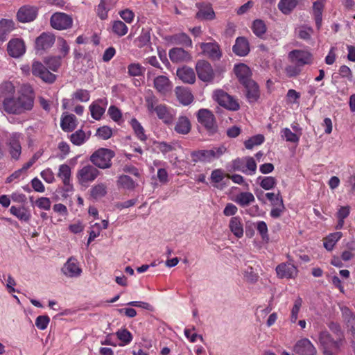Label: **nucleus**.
<instances>
[{
  "label": "nucleus",
  "instance_id": "e2e57ef3",
  "mask_svg": "<svg viewBox=\"0 0 355 355\" xmlns=\"http://www.w3.org/2000/svg\"><path fill=\"white\" fill-rule=\"evenodd\" d=\"M101 225L98 223H94L90 227V231L89 232V239L87 241V245H89L92 241H93L96 237L100 235L101 232Z\"/></svg>",
  "mask_w": 355,
  "mask_h": 355
},
{
  "label": "nucleus",
  "instance_id": "6ab92c4d",
  "mask_svg": "<svg viewBox=\"0 0 355 355\" xmlns=\"http://www.w3.org/2000/svg\"><path fill=\"white\" fill-rule=\"evenodd\" d=\"M19 135L14 134L11 136L8 143V152L12 159L18 160L21 153V146L19 140Z\"/></svg>",
  "mask_w": 355,
  "mask_h": 355
},
{
  "label": "nucleus",
  "instance_id": "cd10ccee",
  "mask_svg": "<svg viewBox=\"0 0 355 355\" xmlns=\"http://www.w3.org/2000/svg\"><path fill=\"white\" fill-rule=\"evenodd\" d=\"M175 92L179 102L184 105H188L193 100V96L191 92L187 88L177 87Z\"/></svg>",
  "mask_w": 355,
  "mask_h": 355
},
{
  "label": "nucleus",
  "instance_id": "052dcab7",
  "mask_svg": "<svg viewBox=\"0 0 355 355\" xmlns=\"http://www.w3.org/2000/svg\"><path fill=\"white\" fill-rule=\"evenodd\" d=\"M264 141V137L262 135H255L245 141V146L247 149H252L254 146L261 144Z\"/></svg>",
  "mask_w": 355,
  "mask_h": 355
},
{
  "label": "nucleus",
  "instance_id": "39448f33",
  "mask_svg": "<svg viewBox=\"0 0 355 355\" xmlns=\"http://www.w3.org/2000/svg\"><path fill=\"white\" fill-rule=\"evenodd\" d=\"M232 169L252 175L256 173L257 164L252 157L237 158L232 162Z\"/></svg>",
  "mask_w": 355,
  "mask_h": 355
},
{
  "label": "nucleus",
  "instance_id": "2eb2a0df",
  "mask_svg": "<svg viewBox=\"0 0 355 355\" xmlns=\"http://www.w3.org/2000/svg\"><path fill=\"white\" fill-rule=\"evenodd\" d=\"M275 270L277 277L281 279H294L298 272L297 267L291 263H282Z\"/></svg>",
  "mask_w": 355,
  "mask_h": 355
},
{
  "label": "nucleus",
  "instance_id": "412c9836",
  "mask_svg": "<svg viewBox=\"0 0 355 355\" xmlns=\"http://www.w3.org/2000/svg\"><path fill=\"white\" fill-rule=\"evenodd\" d=\"M15 89L13 84L10 82H6L0 85V104L3 105L6 101H10L14 97Z\"/></svg>",
  "mask_w": 355,
  "mask_h": 355
},
{
  "label": "nucleus",
  "instance_id": "ea45409f",
  "mask_svg": "<svg viewBox=\"0 0 355 355\" xmlns=\"http://www.w3.org/2000/svg\"><path fill=\"white\" fill-rule=\"evenodd\" d=\"M71 168L67 164L59 166L58 177L60 178L64 185H68L71 180Z\"/></svg>",
  "mask_w": 355,
  "mask_h": 355
},
{
  "label": "nucleus",
  "instance_id": "c85d7f7f",
  "mask_svg": "<svg viewBox=\"0 0 355 355\" xmlns=\"http://www.w3.org/2000/svg\"><path fill=\"white\" fill-rule=\"evenodd\" d=\"M55 37L49 33H42L36 39L35 44L38 49H47L53 46Z\"/></svg>",
  "mask_w": 355,
  "mask_h": 355
},
{
  "label": "nucleus",
  "instance_id": "3c124183",
  "mask_svg": "<svg viewBox=\"0 0 355 355\" xmlns=\"http://www.w3.org/2000/svg\"><path fill=\"white\" fill-rule=\"evenodd\" d=\"M128 31V26L120 20L114 21L112 24V31L119 37L125 35Z\"/></svg>",
  "mask_w": 355,
  "mask_h": 355
},
{
  "label": "nucleus",
  "instance_id": "f257e3e1",
  "mask_svg": "<svg viewBox=\"0 0 355 355\" xmlns=\"http://www.w3.org/2000/svg\"><path fill=\"white\" fill-rule=\"evenodd\" d=\"M33 97L22 94L17 98H12L3 105L4 110L10 114H20L31 110L33 107Z\"/></svg>",
  "mask_w": 355,
  "mask_h": 355
},
{
  "label": "nucleus",
  "instance_id": "473e14b6",
  "mask_svg": "<svg viewBox=\"0 0 355 355\" xmlns=\"http://www.w3.org/2000/svg\"><path fill=\"white\" fill-rule=\"evenodd\" d=\"M229 228L236 237L241 238L243 236V226L239 216H234L230 219Z\"/></svg>",
  "mask_w": 355,
  "mask_h": 355
},
{
  "label": "nucleus",
  "instance_id": "37998d69",
  "mask_svg": "<svg viewBox=\"0 0 355 355\" xmlns=\"http://www.w3.org/2000/svg\"><path fill=\"white\" fill-rule=\"evenodd\" d=\"M107 194V186L105 183H98L91 189V196L97 200Z\"/></svg>",
  "mask_w": 355,
  "mask_h": 355
},
{
  "label": "nucleus",
  "instance_id": "58836bf2",
  "mask_svg": "<svg viewBox=\"0 0 355 355\" xmlns=\"http://www.w3.org/2000/svg\"><path fill=\"white\" fill-rule=\"evenodd\" d=\"M76 118L73 114H69L61 120V127L64 131L71 132L76 127Z\"/></svg>",
  "mask_w": 355,
  "mask_h": 355
},
{
  "label": "nucleus",
  "instance_id": "4c0bfd02",
  "mask_svg": "<svg viewBox=\"0 0 355 355\" xmlns=\"http://www.w3.org/2000/svg\"><path fill=\"white\" fill-rule=\"evenodd\" d=\"M342 236L343 234L340 232H336L330 234L324 239V247L328 251L332 250L336 243L341 239Z\"/></svg>",
  "mask_w": 355,
  "mask_h": 355
},
{
  "label": "nucleus",
  "instance_id": "9d476101",
  "mask_svg": "<svg viewBox=\"0 0 355 355\" xmlns=\"http://www.w3.org/2000/svg\"><path fill=\"white\" fill-rule=\"evenodd\" d=\"M61 270L64 275L69 278L78 277L82 273V269L79 262L73 257H71L67 259Z\"/></svg>",
  "mask_w": 355,
  "mask_h": 355
},
{
  "label": "nucleus",
  "instance_id": "7c9ffc66",
  "mask_svg": "<svg viewBox=\"0 0 355 355\" xmlns=\"http://www.w3.org/2000/svg\"><path fill=\"white\" fill-rule=\"evenodd\" d=\"M246 89V96L251 103L255 102L259 97V89L257 83L252 80L243 85Z\"/></svg>",
  "mask_w": 355,
  "mask_h": 355
},
{
  "label": "nucleus",
  "instance_id": "393cba45",
  "mask_svg": "<svg viewBox=\"0 0 355 355\" xmlns=\"http://www.w3.org/2000/svg\"><path fill=\"white\" fill-rule=\"evenodd\" d=\"M319 342L323 346L324 350L338 349L340 347V342L334 341L331 339L330 334L327 331L320 334Z\"/></svg>",
  "mask_w": 355,
  "mask_h": 355
},
{
  "label": "nucleus",
  "instance_id": "de8ad7c7",
  "mask_svg": "<svg viewBox=\"0 0 355 355\" xmlns=\"http://www.w3.org/2000/svg\"><path fill=\"white\" fill-rule=\"evenodd\" d=\"M117 184L127 189H133L137 185L133 180L126 175H123L119 177Z\"/></svg>",
  "mask_w": 355,
  "mask_h": 355
},
{
  "label": "nucleus",
  "instance_id": "4d7b16f0",
  "mask_svg": "<svg viewBox=\"0 0 355 355\" xmlns=\"http://www.w3.org/2000/svg\"><path fill=\"white\" fill-rule=\"evenodd\" d=\"M146 106L149 113L153 114L156 111V107L160 104L158 103L157 98L154 95H150L145 98Z\"/></svg>",
  "mask_w": 355,
  "mask_h": 355
},
{
  "label": "nucleus",
  "instance_id": "09e8293b",
  "mask_svg": "<svg viewBox=\"0 0 355 355\" xmlns=\"http://www.w3.org/2000/svg\"><path fill=\"white\" fill-rule=\"evenodd\" d=\"M88 138L89 137L86 136L85 132L82 130H79L71 135L70 139L74 145L80 146L84 144Z\"/></svg>",
  "mask_w": 355,
  "mask_h": 355
},
{
  "label": "nucleus",
  "instance_id": "603ef678",
  "mask_svg": "<svg viewBox=\"0 0 355 355\" xmlns=\"http://www.w3.org/2000/svg\"><path fill=\"white\" fill-rule=\"evenodd\" d=\"M252 30L257 37H261L266 32V26L261 19H256L252 23Z\"/></svg>",
  "mask_w": 355,
  "mask_h": 355
},
{
  "label": "nucleus",
  "instance_id": "774afa93",
  "mask_svg": "<svg viewBox=\"0 0 355 355\" xmlns=\"http://www.w3.org/2000/svg\"><path fill=\"white\" fill-rule=\"evenodd\" d=\"M302 67L297 64L288 65L285 68V72L288 77H295L300 73Z\"/></svg>",
  "mask_w": 355,
  "mask_h": 355
},
{
  "label": "nucleus",
  "instance_id": "69168bd1",
  "mask_svg": "<svg viewBox=\"0 0 355 355\" xmlns=\"http://www.w3.org/2000/svg\"><path fill=\"white\" fill-rule=\"evenodd\" d=\"M96 135L103 140L110 139L112 135V130L108 126H103L98 128Z\"/></svg>",
  "mask_w": 355,
  "mask_h": 355
},
{
  "label": "nucleus",
  "instance_id": "864d4df0",
  "mask_svg": "<svg viewBox=\"0 0 355 355\" xmlns=\"http://www.w3.org/2000/svg\"><path fill=\"white\" fill-rule=\"evenodd\" d=\"M302 304V300L301 297H297L295 302L293 306L291 311L290 321L292 323H295L298 318V314L300 313L301 306Z\"/></svg>",
  "mask_w": 355,
  "mask_h": 355
},
{
  "label": "nucleus",
  "instance_id": "0eeeda50",
  "mask_svg": "<svg viewBox=\"0 0 355 355\" xmlns=\"http://www.w3.org/2000/svg\"><path fill=\"white\" fill-rule=\"evenodd\" d=\"M289 60L300 67L313 63V58L311 52L306 50H293L288 55Z\"/></svg>",
  "mask_w": 355,
  "mask_h": 355
},
{
  "label": "nucleus",
  "instance_id": "0e129e2a",
  "mask_svg": "<svg viewBox=\"0 0 355 355\" xmlns=\"http://www.w3.org/2000/svg\"><path fill=\"white\" fill-rule=\"evenodd\" d=\"M35 205L39 209L48 211L51 209V202L49 198L40 197L35 201Z\"/></svg>",
  "mask_w": 355,
  "mask_h": 355
},
{
  "label": "nucleus",
  "instance_id": "2f4dec72",
  "mask_svg": "<svg viewBox=\"0 0 355 355\" xmlns=\"http://www.w3.org/2000/svg\"><path fill=\"white\" fill-rule=\"evenodd\" d=\"M324 1L325 0H317L313 4V15L318 30L322 26V14L324 7Z\"/></svg>",
  "mask_w": 355,
  "mask_h": 355
},
{
  "label": "nucleus",
  "instance_id": "f3484780",
  "mask_svg": "<svg viewBox=\"0 0 355 355\" xmlns=\"http://www.w3.org/2000/svg\"><path fill=\"white\" fill-rule=\"evenodd\" d=\"M199 46L205 55L212 60H218L220 58L222 53L217 42H202L199 44Z\"/></svg>",
  "mask_w": 355,
  "mask_h": 355
},
{
  "label": "nucleus",
  "instance_id": "aec40b11",
  "mask_svg": "<svg viewBox=\"0 0 355 355\" xmlns=\"http://www.w3.org/2000/svg\"><path fill=\"white\" fill-rule=\"evenodd\" d=\"M169 58L173 62H188L191 60V55L182 48H173L169 51Z\"/></svg>",
  "mask_w": 355,
  "mask_h": 355
},
{
  "label": "nucleus",
  "instance_id": "5701e85b",
  "mask_svg": "<svg viewBox=\"0 0 355 355\" xmlns=\"http://www.w3.org/2000/svg\"><path fill=\"white\" fill-rule=\"evenodd\" d=\"M157 117L162 120L164 123L169 124L173 121L175 113L168 108L166 105L161 104L156 107V111L154 112Z\"/></svg>",
  "mask_w": 355,
  "mask_h": 355
},
{
  "label": "nucleus",
  "instance_id": "c9c22d12",
  "mask_svg": "<svg viewBox=\"0 0 355 355\" xmlns=\"http://www.w3.org/2000/svg\"><path fill=\"white\" fill-rule=\"evenodd\" d=\"M301 132H293L288 128H283L280 132L281 137L288 142L297 144L301 137Z\"/></svg>",
  "mask_w": 355,
  "mask_h": 355
},
{
  "label": "nucleus",
  "instance_id": "20e7f679",
  "mask_svg": "<svg viewBox=\"0 0 355 355\" xmlns=\"http://www.w3.org/2000/svg\"><path fill=\"white\" fill-rule=\"evenodd\" d=\"M100 175V171L94 166L85 164L80 166L76 173V178L79 184L86 186L94 181Z\"/></svg>",
  "mask_w": 355,
  "mask_h": 355
},
{
  "label": "nucleus",
  "instance_id": "6e6552de",
  "mask_svg": "<svg viewBox=\"0 0 355 355\" xmlns=\"http://www.w3.org/2000/svg\"><path fill=\"white\" fill-rule=\"evenodd\" d=\"M31 72L34 76L46 83H53L56 78L55 74L50 72L42 62L37 60H34L32 63Z\"/></svg>",
  "mask_w": 355,
  "mask_h": 355
},
{
  "label": "nucleus",
  "instance_id": "a18cd8bd",
  "mask_svg": "<svg viewBox=\"0 0 355 355\" xmlns=\"http://www.w3.org/2000/svg\"><path fill=\"white\" fill-rule=\"evenodd\" d=\"M130 124L137 138L142 141H146L147 137L145 134L144 129L140 123L136 119H132L130 121Z\"/></svg>",
  "mask_w": 355,
  "mask_h": 355
},
{
  "label": "nucleus",
  "instance_id": "13d9d810",
  "mask_svg": "<svg viewBox=\"0 0 355 355\" xmlns=\"http://www.w3.org/2000/svg\"><path fill=\"white\" fill-rule=\"evenodd\" d=\"M89 98V92L86 89H78L72 94V99L80 102H87Z\"/></svg>",
  "mask_w": 355,
  "mask_h": 355
},
{
  "label": "nucleus",
  "instance_id": "a211bd4d",
  "mask_svg": "<svg viewBox=\"0 0 355 355\" xmlns=\"http://www.w3.org/2000/svg\"><path fill=\"white\" fill-rule=\"evenodd\" d=\"M37 9L35 7L24 6L17 12V19L19 21L26 23L33 21L37 16Z\"/></svg>",
  "mask_w": 355,
  "mask_h": 355
},
{
  "label": "nucleus",
  "instance_id": "6e6d98bb",
  "mask_svg": "<svg viewBox=\"0 0 355 355\" xmlns=\"http://www.w3.org/2000/svg\"><path fill=\"white\" fill-rule=\"evenodd\" d=\"M89 110L92 118L99 120L104 114L105 108L101 106L98 103H93L89 105Z\"/></svg>",
  "mask_w": 355,
  "mask_h": 355
},
{
  "label": "nucleus",
  "instance_id": "dca6fc26",
  "mask_svg": "<svg viewBox=\"0 0 355 355\" xmlns=\"http://www.w3.org/2000/svg\"><path fill=\"white\" fill-rule=\"evenodd\" d=\"M7 51L11 57L17 58L25 53L26 46L22 40L19 38L12 39L8 43Z\"/></svg>",
  "mask_w": 355,
  "mask_h": 355
},
{
  "label": "nucleus",
  "instance_id": "c756f323",
  "mask_svg": "<svg viewBox=\"0 0 355 355\" xmlns=\"http://www.w3.org/2000/svg\"><path fill=\"white\" fill-rule=\"evenodd\" d=\"M191 129V124L189 119L185 116H180L175 123L174 130L181 135L188 134Z\"/></svg>",
  "mask_w": 355,
  "mask_h": 355
},
{
  "label": "nucleus",
  "instance_id": "f8f14e48",
  "mask_svg": "<svg viewBox=\"0 0 355 355\" xmlns=\"http://www.w3.org/2000/svg\"><path fill=\"white\" fill-rule=\"evenodd\" d=\"M198 121L208 130L215 131L216 125L213 113L208 109H200L197 113Z\"/></svg>",
  "mask_w": 355,
  "mask_h": 355
},
{
  "label": "nucleus",
  "instance_id": "49530a36",
  "mask_svg": "<svg viewBox=\"0 0 355 355\" xmlns=\"http://www.w3.org/2000/svg\"><path fill=\"white\" fill-rule=\"evenodd\" d=\"M118 339L121 342L120 346L128 345L132 340L131 333L126 329H119L116 332Z\"/></svg>",
  "mask_w": 355,
  "mask_h": 355
},
{
  "label": "nucleus",
  "instance_id": "a19ab883",
  "mask_svg": "<svg viewBox=\"0 0 355 355\" xmlns=\"http://www.w3.org/2000/svg\"><path fill=\"white\" fill-rule=\"evenodd\" d=\"M297 0H280L278 8L284 15H288L296 7Z\"/></svg>",
  "mask_w": 355,
  "mask_h": 355
},
{
  "label": "nucleus",
  "instance_id": "bb28decb",
  "mask_svg": "<svg viewBox=\"0 0 355 355\" xmlns=\"http://www.w3.org/2000/svg\"><path fill=\"white\" fill-rule=\"evenodd\" d=\"M10 212L21 221L28 223L31 218L30 210L24 206H11L10 208Z\"/></svg>",
  "mask_w": 355,
  "mask_h": 355
},
{
  "label": "nucleus",
  "instance_id": "4be33fe9",
  "mask_svg": "<svg viewBox=\"0 0 355 355\" xmlns=\"http://www.w3.org/2000/svg\"><path fill=\"white\" fill-rule=\"evenodd\" d=\"M233 52L239 56H245L250 52V44L245 37H239L232 47Z\"/></svg>",
  "mask_w": 355,
  "mask_h": 355
},
{
  "label": "nucleus",
  "instance_id": "4468645a",
  "mask_svg": "<svg viewBox=\"0 0 355 355\" xmlns=\"http://www.w3.org/2000/svg\"><path fill=\"white\" fill-rule=\"evenodd\" d=\"M293 349L299 355H317L316 348L308 338L299 340Z\"/></svg>",
  "mask_w": 355,
  "mask_h": 355
},
{
  "label": "nucleus",
  "instance_id": "bf43d9fd",
  "mask_svg": "<svg viewBox=\"0 0 355 355\" xmlns=\"http://www.w3.org/2000/svg\"><path fill=\"white\" fill-rule=\"evenodd\" d=\"M61 57H50L44 59V63L48 67L53 71H56L61 64Z\"/></svg>",
  "mask_w": 355,
  "mask_h": 355
},
{
  "label": "nucleus",
  "instance_id": "8fccbe9b",
  "mask_svg": "<svg viewBox=\"0 0 355 355\" xmlns=\"http://www.w3.org/2000/svg\"><path fill=\"white\" fill-rule=\"evenodd\" d=\"M150 34L148 30L142 29L139 36L135 40L137 46L141 48L150 42Z\"/></svg>",
  "mask_w": 355,
  "mask_h": 355
},
{
  "label": "nucleus",
  "instance_id": "423d86ee",
  "mask_svg": "<svg viewBox=\"0 0 355 355\" xmlns=\"http://www.w3.org/2000/svg\"><path fill=\"white\" fill-rule=\"evenodd\" d=\"M213 98L220 106L236 111L239 109L238 101L232 96L222 89H216L213 93Z\"/></svg>",
  "mask_w": 355,
  "mask_h": 355
},
{
  "label": "nucleus",
  "instance_id": "e433bc0d",
  "mask_svg": "<svg viewBox=\"0 0 355 355\" xmlns=\"http://www.w3.org/2000/svg\"><path fill=\"white\" fill-rule=\"evenodd\" d=\"M254 196L250 192H241L236 196L234 200V201L241 207H246L254 202Z\"/></svg>",
  "mask_w": 355,
  "mask_h": 355
},
{
  "label": "nucleus",
  "instance_id": "338daca9",
  "mask_svg": "<svg viewBox=\"0 0 355 355\" xmlns=\"http://www.w3.org/2000/svg\"><path fill=\"white\" fill-rule=\"evenodd\" d=\"M50 322V318L47 315H40L35 320V326L40 330L47 328Z\"/></svg>",
  "mask_w": 355,
  "mask_h": 355
},
{
  "label": "nucleus",
  "instance_id": "f03ea898",
  "mask_svg": "<svg viewBox=\"0 0 355 355\" xmlns=\"http://www.w3.org/2000/svg\"><path fill=\"white\" fill-rule=\"evenodd\" d=\"M114 155L113 150L101 148L92 153L89 160L96 168L107 169L112 166V159Z\"/></svg>",
  "mask_w": 355,
  "mask_h": 355
},
{
  "label": "nucleus",
  "instance_id": "79ce46f5",
  "mask_svg": "<svg viewBox=\"0 0 355 355\" xmlns=\"http://www.w3.org/2000/svg\"><path fill=\"white\" fill-rule=\"evenodd\" d=\"M173 44L178 45H184L185 46H191L192 41L191 38L185 33H181L174 35L171 37Z\"/></svg>",
  "mask_w": 355,
  "mask_h": 355
},
{
  "label": "nucleus",
  "instance_id": "9b49d317",
  "mask_svg": "<svg viewBox=\"0 0 355 355\" xmlns=\"http://www.w3.org/2000/svg\"><path fill=\"white\" fill-rule=\"evenodd\" d=\"M198 78L204 82H211L214 78L211 65L205 60H199L196 65Z\"/></svg>",
  "mask_w": 355,
  "mask_h": 355
},
{
  "label": "nucleus",
  "instance_id": "ddd939ff",
  "mask_svg": "<svg viewBox=\"0 0 355 355\" xmlns=\"http://www.w3.org/2000/svg\"><path fill=\"white\" fill-rule=\"evenodd\" d=\"M153 87L160 95L167 96L172 91L173 84L166 76L159 75L153 79Z\"/></svg>",
  "mask_w": 355,
  "mask_h": 355
},
{
  "label": "nucleus",
  "instance_id": "1a4fd4ad",
  "mask_svg": "<svg viewBox=\"0 0 355 355\" xmlns=\"http://www.w3.org/2000/svg\"><path fill=\"white\" fill-rule=\"evenodd\" d=\"M51 26L57 30H65L71 28L73 23L72 18L64 12H55L51 17Z\"/></svg>",
  "mask_w": 355,
  "mask_h": 355
},
{
  "label": "nucleus",
  "instance_id": "f704fd0d",
  "mask_svg": "<svg viewBox=\"0 0 355 355\" xmlns=\"http://www.w3.org/2000/svg\"><path fill=\"white\" fill-rule=\"evenodd\" d=\"M257 182L265 190L274 189L277 183V179L272 176H259L257 178Z\"/></svg>",
  "mask_w": 355,
  "mask_h": 355
},
{
  "label": "nucleus",
  "instance_id": "680f3d73",
  "mask_svg": "<svg viewBox=\"0 0 355 355\" xmlns=\"http://www.w3.org/2000/svg\"><path fill=\"white\" fill-rule=\"evenodd\" d=\"M144 68L139 63H132L128 67V74L131 76H139L142 75Z\"/></svg>",
  "mask_w": 355,
  "mask_h": 355
},
{
  "label": "nucleus",
  "instance_id": "b1692460",
  "mask_svg": "<svg viewBox=\"0 0 355 355\" xmlns=\"http://www.w3.org/2000/svg\"><path fill=\"white\" fill-rule=\"evenodd\" d=\"M234 73L239 78L240 83L243 85L252 80L250 78L251 71L250 68L245 64L235 65Z\"/></svg>",
  "mask_w": 355,
  "mask_h": 355
},
{
  "label": "nucleus",
  "instance_id": "7ed1b4c3",
  "mask_svg": "<svg viewBox=\"0 0 355 355\" xmlns=\"http://www.w3.org/2000/svg\"><path fill=\"white\" fill-rule=\"evenodd\" d=\"M227 149L224 146L214 147L209 150H200L191 153L194 162L210 163L223 155Z\"/></svg>",
  "mask_w": 355,
  "mask_h": 355
},
{
  "label": "nucleus",
  "instance_id": "5fc2aeb1",
  "mask_svg": "<svg viewBox=\"0 0 355 355\" xmlns=\"http://www.w3.org/2000/svg\"><path fill=\"white\" fill-rule=\"evenodd\" d=\"M214 12L210 6L201 8L196 13V17L200 19H212L214 18Z\"/></svg>",
  "mask_w": 355,
  "mask_h": 355
},
{
  "label": "nucleus",
  "instance_id": "a878e982",
  "mask_svg": "<svg viewBox=\"0 0 355 355\" xmlns=\"http://www.w3.org/2000/svg\"><path fill=\"white\" fill-rule=\"evenodd\" d=\"M178 77L184 83L193 84L196 81V74L193 69L183 67L177 70Z\"/></svg>",
  "mask_w": 355,
  "mask_h": 355
},
{
  "label": "nucleus",
  "instance_id": "72a5a7b5",
  "mask_svg": "<svg viewBox=\"0 0 355 355\" xmlns=\"http://www.w3.org/2000/svg\"><path fill=\"white\" fill-rule=\"evenodd\" d=\"M15 28V23L11 19H2L0 20V40L4 41L6 36Z\"/></svg>",
  "mask_w": 355,
  "mask_h": 355
},
{
  "label": "nucleus",
  "instance_id": "c03bdc74",
  "mask_svg": "<svg viewBox=\"0 0 355 355\" xmlns=\"http://www.w3.org/2000/svg\"><path fill=\"white\" fill-rule=\"evenodd\" d=\"M298 37L303 40H310L313 33V29L311 26L302 25L296 28Z\"/></svg>",
  "mask_w": 355,
  "mask_h": 355
}]
</instances>
